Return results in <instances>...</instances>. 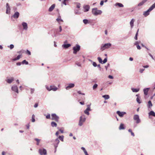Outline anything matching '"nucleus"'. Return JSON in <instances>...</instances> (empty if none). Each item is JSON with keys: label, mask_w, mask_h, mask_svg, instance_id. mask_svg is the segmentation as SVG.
Masks as SVG:
<instances>
[{"label": "nucleus", "mask_w": 155, "mask_h": 155, "mask_svg": "<svg viewBox=\"0 0 155 155\" xmlns=\"http://www.w3.org/2000/svg\"><path fill=\"white\" fill-rule=\"evenodd\" d=\"M81 149L84 152L86 151L85 148L83 147H81Z\"/></svg>", "instance_id": "obj_56"}, {"label": "nucleus", "mask_w": 155, "mask_h": 155, "mask_svg": "<svg viewBox=\"0 0 155 155\" xmlns=\"http://www.w3.org/2000/svg\"><path fill=\"white\" fill-rule=\"evenodd\" d=\"M124 126V124H121L119 127V129L120 130L124 129L125 128Z\"/></svg>", "instance_id": "obj_25"}, {"label": "nucleus", "mask_w": 155, "mask_h": 155, "mask_svg": "<svg viewBox=\"0 0 155 155\" xmlns=\"http://www.w3.org/2000/svg\"><path fill=\"white\" fill-rule=\"evenodd\" d=\"M46 88H47V90H48V91H51V88L50 87V86L48 87V86H46Z\"/></svg>", "instance_id": "obj_49"}, {"label": "nucleus", "mask_w": 155, "mask_h": 155, "mask_svg": "<svg viewBox=\"0 0 155 155\" xmlns=\"http://www.w3.org/2000/svg\"><path fill=\"white\" fill-rule=\"evenodd\" d=\"M102 13V11L101 10H98L97 8H93L92 9V13L95 16L100 15Z\"/></svg>", "instance_id": "obj_1"}, {"label": "nucleus", "mask_w": 155, "mask_h": 155, "mask_svg": "<svg viewBox=\"0 0 155 155\" xmlns=\"http://www.w3.org/2000/svg\"><path fill=\"white\" fill-rule=\"evenodd\" d=\"M50 87L51 88V90L54 91H55L58 90V88L54 86H50Z\"/></svg>", "instance_id": "obj_19"}, {"label": "nucleus", "mask_w": 155, "mask_h": 155, "mask_svg": "<svg viewBox=\"0 0 155 155\" xmlns=\"http://www.w3.org/2000/svg\"><path fill=\"white\" fill-rule=\"evenodd\" d=\"M78 93L79 94H81L83 95H84L85 94L84 93H82L80 91H78Z\"/></svg>", "instance_id": "obj_58"}, {"label": "nucleus", "mask_w": 155, "mask_h": 155, "mask_svg": "<svg viewBox=\"0 0 155 155\" xmlns=\"http://www.w3.org/2000/svg\"><path fill=\"white\" fill-rule=\"evenodd\" d=\"M111 46L110 43H106L104 44H102L101 45L100 50L101 51H103L106 49L110 48Z\"/></svg>", "instance_id": "obj_3"}, {"label": "nucleus", "mask_w": 155, "mask_h": 155, "mask_svg": "<svg viewBox=\"0 0 155 155\" xmlns=\"http://www.w3.org/2000/svg\"><path fill=\"white\" fill-rule=\"evenodd\" d=\"M51 125L52 127H56L57 124L56 123L54 122H52L51 123Z\"/></svg>", "instance_id": "obj_33"}, {"label": "nucleus", "mask_w": 155, "mask_h": 155, "mask_svg": "<svg viewBox=\"0 0 155 155\" xmlns=\"http://www.w3.org/2000/svg\"><path fill=\"white\" fill-rule=\"evenodd\" d=\"M149 89V88H144L143 89L144 93L145 95H147Z\"/></svg>", "instance_id": "obj_20"}, {"label": "nucleus", "mask_w": 155, "mask_h": 155, "mask_svg": "<svg viewBox=\"0 0 155 155\" xmlns=\"http://www.w3.org/2000/svg\"><path fill=\"white\" fill-rule=\"evenodd\" d=\"M22 25L23 27V28L24 30H27L28 29V25L25 22H23L22 23Z\"/></svg>", "instance_id": "obj_14"}, {"label": "nucleus", "mask_w": 155, "mask_h": 155, "mask_svg": "<svg viewBox=\"0 0 155 155\" xmlns=\"http://www.w3.org/2000/svg\"><path fill=\"white\" fill-rule=\"evenodd\" d=\"M69 0H64L62 2V3L63 4H64L65 5H67V2Z\"/></svg>", "instance_id": "obj_41"}, {"label": "nucleus", "mask_w": 155, "mask_h": 155, "mask_svg": "<svg viewBox=\"0 0 155 155\" xmlns=\"http://www.w3.org/2000/svg\"><path fill=\"white\" fill-rule=\"evenodd\" d=\"M59 32H61L62 31V29L61 26H59Z\"/></svg>", "instance_id": "obj_62"}, {"label": "nucleus", "mask_w": 155, "mask_h": 155, "mask_svg": "<svg viewBox=\"0 0 155 155\" xmlns=\"http://www.w3.org/2000/svg\"><path fill=\"white\" fill-rule=\"evenodd\" d=\"M117 114L120 117H122L124 115L126 114L125 112H120L119 111H117Z\"/></svg>", "instance_id": "obj_11"}, {"label": "nucleus", "mask_w": 155, "mask_h": 155, "mask_svg": "<svg viewBox=\"0 0 155 155\" xmlns=\"http://www.w3.org/2000/svg\"><path fill=\"white\" fill-rule=\"evenodd\" d=\"M137 49L138 50H140L141 49V48L139 45H137Z\"/></svg>", "instance_id": "obj_61"}, {"label": "nucleus", "mask_w": 155, "mask_h": 155, "mask_svg": "<svg viewBox=\"0 0 155 155\" xmlns=\"http://www.w3.org/2000/svg\"><path fill=\"white\" fill-rule=\"evenodd\" d=\"M91 110H89L88 108H87L84 111V112L85 114L88 115H89V111Z\"/></svg>", "instance_id": "obj_22"}, {"label": "nucleus", "mask_w": 155, "mask_h": 155, "mask_svg": "<svg viewBox=\"0 0 155 155\" xmlns=\"http://www.w3.org/2000/svg\"><path fill=\"white\" fill-rule=\"evenodd\" d=\"M115 5L116 6H118L120 7H124V5L121 3H117L115 4Z\"/></svg>", "instance_id": "obj_26"}, {"label": "nucleus", "mask_w": 155, "mask_h": 155, "mask_svg": "<svg viewBox=\"0 0 155 155\" xmlns=\"http://www.w3.org/2000/svg\"><path fill=\"white\" fill-rule=\"evenodd\" d=\"M145 2H146L144 0H143L138 4V6H142Z\"/></svg>", "instance_id": "obj_31"}, {"label": "nucleus", "mask_w": 155, "mask_h": 155, "mask_svg": "<svg viewBox=\"0 0 155 155\" xmlns=\"http://www.w3.org/2000/svg\"><path fill=\"white\" fill-rule=\"evenodd\" d=\"M104 1L103 0L101 1V2L100 3V5H102L104 4Z\"/></svg>", "instance_id": "obj_59"}, {"label": "nucleus", "mask_w": 155, "mask_h": 155, "mask_svg": "<svg viewBox=\"0 0 155 155\" xmlns=\"http://www.w3.org/2000/svg\"><path fill=\"white\" fill-rule=\"evenodd\" d=\"M139 95L138 94H136V96L137 97L136 100L137 103H138L139 104H140L141 103V101L140 100V97H138Z\"/></svg>", "instance_id": "obj_23"}, {"label": "nucleus", "mask_w": 155, "mask_h": 155, "mask_svg": "<svg viewBox=\"0 0 155 155\" xmlns=\"http://www.w3.org/2000/svg\"><path fill=\"white\" fill-rule=\"evenodd\" d=\"M6 13L7 14H9L10 12V8L8 3H7L6 4Z\"/></svg>", "instance_id": "obj_10"}, {"label": "nucleus", "mask_w": 155, "mask_h": 155, "mask_svg": "<svg viewBox=\"0 0 155 155\" xmlns=\"http://www.w3.org/2000/svg\"><path fill=\"white\" fill-rule=\"evenodd\" d=\"M58 143L57 144H56V143H54V146L55 148H57V147L58 146Z\"/></svg>", "instance_id": "obj_51"}, {"label": "nucleus", "mask_w": 155, "mask_h": 155, "mask_svg": "<svg viewBox=\"0 0 155 155\" xmlns=\"http://www.w3.org/2000/svg\"><path fill=\"white\" fill-rule=\"evenodd\" d=\"M24 51L23 50H21L20 51L17 52V53L18 54H22L24 53Z\"/></svg>", "instance_id": "obj_46"}, {"label": "nucleus", "mask_w": 155, "mask_h": 155, "mask_svg": "<svg viewBox=\"0 0 155 155\" xmlns=\"http://www.w3.org/2000/svg\"><path fill=\"white\" fill-rule=\"evenodd\" d=\"M35 116L34 114H33L32 116V120H31L32 122H34L35 121Z\"/></svg>", "instance_id": "obj_38"}, {"label": "nucleus", "mask_w": 155, "mask_h": 155, "mask_svg": "<svg viewBox=\"0 0 155 155\" xmlns=\"http://www.w3.org/2000/svg\"><path fill=\"white\" fill-rule=\"evenodd\" d=\"M98 85L97 84H95L93 87V90H95L97 87Z\"/></svg>", "instance_id": "obj_40"}, {"label": "nucleus", "mask_w": 155, "mask_h": 155, "mask_svg": "<svg viewBox=\"0 0 155 155\" xmlns=\"http://www.w3.org/2000/svg\"><path fill=\"white\" fill-rule=\"evenodd\" d=\"M8 47H9L11 49H12L14 48V45L12 44H11L9 46H8Z\"/></svg>", "instance_id": "obj_44"}, {"label": "nucleus", "mask_w": 155, "mask_h": 155, "mask_svg": "<svg viewBox=\"0 0 155 155\" xmlns=\"http://www.w3.org/2000/svg\"><path fill=\"white\" fill-rule=\"evenodd\" d=\"M154 8H155V3L152 5L147 11L144 12L143 13V15L145 17L148 16L150 14L149 12Z\"/></svg>", "instance_id": "obj_2"}, {"label": "nucleus", "mask_w": 155, "mask_h": 155, "mask_svg": "<svg viewBox=\"0 0 155 155\" xmlns=\"http://www.w3.org/2000/svg\"><path fill=\"white\" fill-rule=\"evenodd\" d=\"M52 120H54L56 121H58L59 119V117L57 116L55 114H54L51 115Z\"/></svg>", "instance_id": "obj_8"}, {"label": "nucleus", "mask_w": 155, "mask_h": 155, "mask_svg": "<svg viewBox=\"0 0 155 155\" xmlns=\"http://www.w3.org/2000/svg\"><path fill=\"white\" fill-rule=\"evenodd\" d=\"M26 53L29 55L31 54V52L28 50H27L26 51Z\"/></svg>", "instance_id": "obj_52"}, {"label": "nucleus", "mask_w": 155, "mask_h": 155, "mask_svg": "<svg viewBox=\"0 0 155 155\" xmlns=\"http://www.w3.org/2000/svg\"><path fill=\"white\" fill-rule=\"evenodd\" d=\"M86 119V118L84 115L81 116L80 117V120H79L78 124L79 126H82L83 125V123L85 121Z\"/></svg>", "instance_id": "obj_4"}, {"label": "nucleus", "mask_w": 155, "mask_h": 155, "mask_svg": "<svg viewBox=\"0 0 155 155\" xmlns=\"http://www.w3.org/2000/svg\"><path fill=\"white\" fill-rule=\"evenodd\" d=\"M80 49V46L78 45H77L76 46L73 48L74 50L73 53L74 54H76L78 51H79Z\"/></svg>", "instance_id": "obj_5"}, {"label": "nucleus", "mask_w": 155, "mask_h": 155, "mask_svg": "<svg viewBox=\"0 0 155 155\" xmlns=\"http://www.w3.org/2000/svg\"><path fill=\"white\" fill-rule=\"evenodd\" d=\"M39 152L41 155H46L47 151L45 149H40L39 150Z\"/></svg>", "instance_id": "obj_7"}, {"label": "nucleus", "mask_w": 155, "mask_h": 155, "mask_svg": "<svg viewBox=\"0 0 155 155\" xmlns=\"http://www.w3.org/2000/svg\"><path fill=\"white\" fill-rule=\"evenodd\" d=\"M76 65H77L78 66H79V67L81 66V64L80 62H76Z\"/></svg>", "instance_id": "obj_47"}, {"label": "nucleus", "mask_w": 155, "mask_h": 155, "mask_svg": "<svg viewBox=\"0 0 155 155\" xmlns=\"http://www.w3.org/2000/svg\"><path fill=\"white\" fill-rule=\"evenodd\" d=\"M12 91L16 92L17 93H18V88L16 85H14L12 87Z\"/></svg>", "instance_id": "obj_12"}, {"label": "nucleus", "mask_w": 155, "mask_h": 155, "mask_svg": "<svg viewBox=\"0 0 155 155\" xmlns=\"http://www.w3.org/2000/svg\"><path fill=\"white\" fill-rule=\"evenodd\" d=\"M131 90L133 92H138L140 90L139 88H131Z\"/></svg>", "instance_id": "obj_24"}, {"label": "nucleus", "mask_w": 155, "mask_h": 155, "mask_svg": "<svg viewBox=\"0 0 155 155\" xmlns=\"http://www.w3.org/2000/svg\"><path fill=\"white\" fill-rule=\"evenodd\" d=\"M144 70V69H140V72L142 73L143 72Z\"/></svg>", "instance_id": "obj_54"}, {"label": "nucleus", "mask_w": 155, "mask_h": 155, "mask_svg": "<svg viewBox=\"0 0 155 155\" xmlns=\"http://www.w3.org/2000/svg\"><path fill=\"white\" fill-rule=\"evenodd\" d=\"M74 86V84L71 83L69 84L66 87V89L67 90L69 89L70 88L73 87Z\"/></svg>", "instance_id": "obj_13"}, {"label": "nucleus", "mask_w": 155, "mask_h": 155, "mask_svg": "<svg viewBox=\"0 0 155 155\" xmlns=\"http://www.w3.org/2000/svg\"><path fill=\"white\" fill-rule=\"evenodd\" d=\"M21 55H18L16 58L13 59V61H15L17 60H19L20 58H21Z\"/></svg>", "instance_id": "obj_32"}, {"label": "nucleus", "mask_w": 155, "mask_h": 155, "mask_svg": "<svg viewBox=\"0 0 155 155\" xmlns=\"http://www.w3.org/2000/svg\"><path fill=\"white\" fill-rule=\"evenodd\" d=\"M22 64H28V62L26 61V60H23L22 62Z\"/></svg>", "instance_id": "obj_39"}, {"label": "nucleus", "mask_w": 155, "mask_h": 155, "mask_svg": "<svg viewBox=\"0 0 155 155\" xmlns=\"http://www.w3.org/2000/svg\"><path fill=\"white\" fill-rule=\"evenodd\" d=\"M107 58H104V60L103 61L102 64H104V63H106L107 62Z\"/></svg>", "instance_id": "obj_45"}, {"label": "nucleus", "mask_w": 155, "mask_h": 155, "mask_svg": "<svg viewBox=\"0 0 155 155\" xmlns=\"http://www.w3.org/2000/svg\"><path fill=\"white\" fill-rule=\"evenodd\" d=\"M54 142H55L54 143H56V144H57V143L59 144V143L60 142V141L58 138H57L55 140Z\"/></svg>", "instance_id": "obj_42"}, {"label": "nucleus", "mask_w": 155, "mask_h": 155, "mask_svg": "<svg viewBox=\"0 0 155 155\" xmlns=\"http://www.w3.org/2000/svg\"><path fill=\"white\" fill-rule=\"evenodd\" d=\"M19 15V13L17 12L14 13V15L12 16V17L14 18H18Z\"/></svg>", "instance_id": "obj_15"}, {"label": "nucleus", "mask_w": 155, "mask_h": 155, "mask_svg": "<svg viewBox=\"0 0 155 155\" xmlns=\"http://www.w3.org/2000/svg\"><path fill=\"white\" fill-rule=\"evenodd\" d=\"M135 21V19H134V18H133L131 19L130 22V25L131 27L132 28H133V27L134 26V24Z\"/></svg>", "instance_id": "obj_21"}, {"label": "nucleus", "mask_w": 155, "mask_h": 155, "mask_svg": "<svg viewBox=\"0 0 155 155\" xmlns=\"http://www.w3.org/2000/svg\"><path fill=\"white\" fill-rule=\"evenodd\" d=\"M35 140L37 142V145H38L39 144V143L40 141V140L38 138H35Z\"/></svg>", "instance_id": "obj_36"}, {"label": "nucleus", "mask_w": 155, "mask_h": 155, "mask_svg": "<svg viewBox=\"0 0 155 155\" xmlns=\"http://www.w3.org/2000/svg\"><path fill=\"white\" fill-rule=\"evenodd\" d=\"M21 63L20 62H17L16 63V64L18 66H20L21 65Z\"/></svg>", "instance_id": "obj_63"}, {"label": "nucleus", "mask_w": 155, "mask_h": 155, "mask_svg": "<svg viewBox=\"0 0 155 155\" xmlns=\"http://www.w3.org/2000/svg\"><path fill=\"white\" fill-rule=\"evenodd\" d=\"M58 138L60 139V140L61 141H63L64 140V136H59Z\"/></svg>", "instance_id": "obj_37"}, {"label": "nucleus", "mask_w": 155, "mask_h": 155, "mask_svg": "<svg viewBox=\"0 0 155 155\" xmlns=\"http://www.w3.org/2000/svg\"><path fill=\"white\" fill-rule=\"evenodd\" d=\"M140 41H139V42H138V41H136L135 42V43L134 44V45H136L137 46V45H139V44L140 43Z\"/></svg>", "instance_id": "obj_50"}, {"label": "nucleus", "mask_w": 155, "mask_h": 155, "mask_svg": "<svg viewBox=\"0 0 155 155\" xmlns=\"http://www.w3.org/2000/svg\"><path fill=\"white\" fill-rule=\"evenodd\" d=\"M92 64H93V66L94 67H96L97 66V64L96 63V62H93Z\"/></svg>", "instance_id": "obj_48"}, {"label": "nucleus", "mask_w": 155, "mask_h": 155, "mask_svg": "<svg viewBox=\"0 0 155 155\" xmlns=\"http://www.w3.org/2000/svg\"><path fill=\"white\" fill-rule=\"evenodd\" d=\"M60 18H58L56 19V20L58 21V22L59 23V24H61L60 22H63V20H62L61 18L60 17H59Z\"/></svg>", "instance_id": "obj_27"}, {"label": "nucleus", "mask_w": 155, "mask_h": 155, "mask_svg": "<svg viewBox=\"0 0 155 155\" xmlns=\"http://www.w3.org/2000/svg\"><path fill=\"white\" fill-rule=\"evenodd\" d=\"M102 97L104 98L105 100L108 99L110 98V96L108 95H103Z\"/></svg>", "instance_id": "obj_30"}, {"label": "nucleus", "mask_w": 155, "mask_h": 155, "mask_svg": "<svg viewBox=\"0 0 155 155\" xmlns=\"http://www.w3.org/2000/svg\"><path fill=\"white\" fill-rule=\"evenodd\" d=\"M134 120L136 121L137 124H138L140 122V120L139 118V117L138 115H135L134 116Z\"/></svg>", "instance_id": "obj_6"}, {"label": "nucleus", "mask_w": 155, "mask_h": 155, "mask_svg": "<svg viewBox=\"0 0 155 155\" xmlns=\"http://www.w3.org/2000/svg\"><path fill=\"white\" fill-rule=\"evenodd\" d=\"M83 22L85 24H87L89 23L88 20L87 19H84L83 20Z\"/></svg>", "instance_id": "obj_34"}, {"label": "nucleus", "mask_w": 155, "mask_h": 155, "mask_svg": "<svg viewBox=\"0 0 155 155\" xmlns=\"http://www.w3.org/2000/svg\"><path fill=\"white\" fill-rule=\"evenodd\" d=\"M14 80V78L11 77L10 78L6 80L7 82L9 84L11 83Z\"/></svg>", "instance_id": "obj_17"}, {"label": "nucleus", "mask_w": 155, "mask_h": 155, "mask_svg": "<svg viewBox=\"0 0 155 155\" xmlns=\"http://www.w3.org/2000/svg\"><path fill=\"white\" fill-rule=\"evenodd\" d=\"M71 46V44H64V45H63L62 46V47L65 49H67L70 47Z\"/></svg>", "instance_id": "obj_16"}, {"label": "nucleus", "mask_w": 155, "mask_h": 155, "mask_svg": "<svg viewBox=\"0 0 155 155\" xmlns=\"http://www.w3.org/2000/svg\"><path fill=\"white\" fill-rule=\"evenodd\" d=\"M55 7V4H53L49 8L48 11L50 12H51L53 11V10L54 9Z\"/></svg>", "instance_id": "obj_18"}, {"label": "nucleus", "mask_w": 155, "mask_h": 155, "mask_svg": "<svg viewBox=\"0 0 155 155\" xmlns=\"http://www.w3.org/2000/svg\"><path fill=\"white\" fill-rule=\"evenodd\" d=\"M35 90L34 89H31V94H33L34 91Z\"/></svg>", "instance_id": "obj_55"}, {"label": "nucleus", "mask_w": 155, "mask_h": 155, "mask_svg": "<svg viewBox=\"0 0 155 155\" xmlns=\"http://www.w3.org/2000/svg\"><path fill=\"white\" fill-rule=\"evenodd\" d=\"M46 118L47 119H50V115L49 114H48L46 116Z\"/></svg>", "instance_id": "obj_53"}, {"label": "nucleus", "mask_w": 155, "mask_h": 155, "mask_svg": "<svg viewBox=\"0 0 155 155\" xmlns=\"http://www.w3.org/2000/svg\"><path fill=\"white\" fill-rule=\"evenodd\" d=\"M83 11L84 12H86L89 11L90 7L88 5H84L83 6Z\"/></svg>", "instance_id": "obj_9"}, {"label": "nucleus", "mask_w": 155, "mask_h": 155, "mask_svg": "<svg viewBox=\"0 0 155 155\" xmlns=\"http://www.w3.org/2000/svg\"><path fill=\"white\" fill-rule=\"evenodd\" d=\"M139 29L137 30V31L136 34L135 36L134 37V39L135 40H137V35H138V32Z\"/></svg>", "instance_id": "obj_43"}, {"label": "nucleus", "mask_w": 155, "mask_h": 155, "mask_svg": "<svg viewBox=\"0 0 155 155\" xmlns=\"http://www.w3.org/2000/svg\"><path fill=\"white\" fill-rule=\"evenodd\" d=\"M149 115L155 117V113L153 111H151L149 113Z\"/></svg>", "instance_id": "obj_28"}, {"label": "nucleus", "mask_w": 155, "mask_h": 155, "mask_svg": "<svg viewBox=\"0 0 155 155\" xmlns=\"http://www.w3.org/2000/svg\"><path fill=\"white\" fill-rule=\"evenodd\" d=\"M108 77L109 78L111 79H113L114 78L113 76H112L110 75H109L108 76Z\"/></svg>", "instance_id": "obj_60"}, {"label": "nucleus", "mask_w": 155, "mask_h": 155, "mask_svg": "<svg viewBox=\"0 0 155 155\" xmlns=\"http://www.w3.org/2000/svg\"><path fill=\"white\" fill-rule=\"evenodd\" d=\"M97 59L100 63L102 64L103 61L102 60V59L100 57H98Z\"/></svg>", "instance_id": "obj_35"}, {"label": "nucleus", "mask_w": 155, "mask_h": 155, "mask_svg": "<svg viewBox=\"0 0 155 155\" xmlns=\"http://www.w3.org/2000/svg\"><path fill=\"white\" fill-rule=\"evenodd\" d=\"M38 104H37V103H36V104H35V105H34V107H35V108H36V107H37L38 106Z\"/></svg>", "instance_id": "obj_64"}, {"label": "nucleus", "mask_w": 155, "mask_h": 155, "mask_svg": "<svg viewBox=\"0 0 155 155\" xmlns=\"http://www.w3.org/2000/svg\"><path fill=\"white\" fill-rule=\"evenodd\" d=\"M152 104L150 101H149L148 102L147 106L148 108H150L152 106Z\"/></svg>", "instance_id": "obj_29"}, {"label": "nucleus", "mask_w": 155, "mask_h": 155, "mask_svg": "<svg viewBox=\"0 0 155 155\" xmlns=\"http://www.w3.org/2000/svg\"><path fill=\"white\" fill-rule=\"evenodd\" d=\"M90 106H91V104L87 105V108H88L89 110H91V109Z\"/></svg>", "instance_id": "obj_57"}]
</instances>
